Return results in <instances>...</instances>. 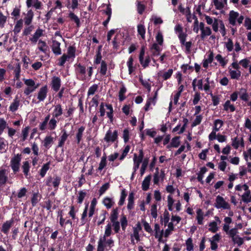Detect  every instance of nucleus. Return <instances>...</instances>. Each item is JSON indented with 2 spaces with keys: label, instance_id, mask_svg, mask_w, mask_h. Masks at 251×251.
Returning a JSON list of instances; mask_svg holds the SVG:
<instances>
[{
  "label": "nucleus",
  "instance_id": "1",
  "mask_svg": "<svg viewBox=\"0 0 251 251\" xmlns=\"http://www.w3.org/2000/svg\"><path fill=\"white\" fill-rule=\"evenodd\" d=\"M75 72L77 75V78L82 81L86 80V67L80 63L75 64Z\"/></svg>",
  "mask_w": 251,
  "mask_h": 251
},
{
  "label": "nucleus",
  "instance_id": "2",
  "mask_svg": "<svg viewBox=\"0 0 251 251\" xmlns=\"http://www.w3.org/2000/svg\"><path fill=\"white\" fill-rule=\"evenodd\" d=\"M22 160V155L18 153L11 158L10 161V166L14 173H17L19 171L20 162Z\"/></svg>",
  "mask_w": 251,
  "mask_h": 251
},
{
  "label": "nucleus",
  "instance_id": "3",
  "mask_svg": "<svg viewBox=\"0 0 251 251\" xmlns=\"http://www.w3.org/2000/svg\"><path fill=\"white\" fill-rule=\"evenodd\" d=\"M215 207L217 209L223 208L224 209H230V206L229 203L226 202L224 199L218 195L216 199V202L215 203Z\"/></svg>",
  "mask_w": 251,
  "mask_h": 251
},
{
  "label": "nucleus",
  "instance_id": "4",
  "mask_svg": "<svg viewBox=\"0 0 251 251\" xmlns=\"http://www.w3.org/2000/svg\"><path fill=\"white\" fill-rule=\"evenodd\" d=\"M118 138V132L117 130H115L113 132L109 129L106 133L104 140L107 143H114L117 140Z\"/></svg>",
  "mask_w": 251,
  "mask_h": 251
},
{
  "label": "nucleus",
  "instance_id": "5",
  "mask_svg": "<svg viewBox=\"0 0 251 251\" xmlns=\"http://www.w3.org/2000/svg\"><path fill=\"white\" fill-rule=\"evenodd\" d=\"M51 89L55 92H58L60 88L61 80L59 77L54 76L52 78L51 82Z\"/></svg>",
  "mask_w": 251,
  "mask_h": 251
},
{
  "label": "nucleus",
  "instance_id": "6",
  "mask_svg": "<svg viewBox=\"0 0 251 251\" xmlns=\"http://www.w3.org/2000/svg\"><path fill=\"white\" fill-rule=\"evenodd\" d=\"M48 92V88L47 85L42 87L37 95V99L39 101H43L46 98Z\"/></svg>",
  "mask_w": 251,
  "mask_h": 251
},
{
  "label": "nucleus",
  "instance_id": "7",
  "mask_svg": "<svg viewBox=\"0 0 251 251\" xmlns=\"http://www.w3.org/2000/svg\"><path fill=\"white\" fill-rule=\"evenodd\" d=\"M13 223L14 221L12 219L10 220L6 221L2 226L1 231L5 234H7L8 233L10 228L12 226Z\"/></svg>",
  "mask_w": 251,
  "mask_h": 251
},
{
  "label": "nucleus",
  "instance_id": "8",
  "mask_svg": "<svg viewBox=\"0 0 251 251\" xmlns=\"http://www.w3.org/2000/svg\"><path fill=\"white\" fill-rule=\"evenodd\" d=\"M239 13L237 12H235L233 10L230 11L229 14L228 21L230 25L234 26L236 25V20L239 17Z\"/></svg>",
  "mask_w": 251,
  "mask_h": 251
},
{
  "label": "nucleus",
  "instance_id": "9",
  "mask_svg": "<svg viewBox=\"0 0 251 251\" xmlns=\"http://www.w3.org/2000/svg\"><path fill=\"white\" fill-rule=\"evenodd\" d=\"M26 3L28 8L33 6L36 9H40L42 6V2L39 0H26Z\"/></svg>",
  "mask_w": 251,
  "mask_h": 251
},
{
  "label": "nucleus",
  "instance_id": "10",
  "mask_svg": "<svg viewBox=\"0 0 251 251\" xmlns=\"http://www.w3.org/2000/svg\"><path fill=\"white\" fill-rule=\"evenodd\" d=\"M53 52L56 55L61 54L60 49V43L56 40H52V44L51 46Z\"/></svg>",
  "mask_w": 251,
  "mask_h": 251
},
{
  "label": "nucleus",
  "instance_id": "11",
  "mask_svg": "<svg viewBox=\"0 0 251 251\" xmlns=\"http://www.w3.org/2000/svg\"><path fill=\"white\" fill-rule=\"evenodd\" d=\"M7 171L5 169L0 170V186L5 185L8 181Z\"/></svg>",
  "mask_w": 251,
  "mask_h": 251
},
{
  "label": "nucleus",
  "instance_id": "12",
  "mask_svg": "<svg viewBox=\"0 0 251 251\" xmlns=\"http://www.w3.org/2000/svg\"><path fill=\"white\" fill-rule=\"evenodd\" d=\"M44 30L42 29L38 28L34 33L32 38H30V40L32 43H36L38 39L43 36Z\"/></svg>",
  "mask_w": 251,
  "mask_h": 251
},
{
  "label": "nucleus",
  "instance_id": "13",
  "mask_svg": "<svg viewBox=\"0 0 251 251\" xmlns=\"http://www.w3.org/2000/svg\"><path fill=\"white\" fill-rule=\"evenodd\" d=\"M180 138V137L179 136H175V137L173 138L171 143L167 146V148L170 149L172 147L177 148L180 144L179 140Z\"/></svg>",
  "mask_w": 251,
  "mask_h": 251
},
{
  "label": "nucleus",
  "instance_id": "14",
  "mask_svg": "<svg viewBox=\"0 0 251 251\" xmlns=\"http://www.w3.org/2000/svg\"><path fill=\"white\" fill-rule=\"evenodd\" d=\"M68 17L70 18L71 21L74 22L77 28H79L80 26V21L79 18L76 16L74 13L71 12L68 15Z\"/></svg>",
  "mask_w": 251,
  "mask_h": 251
},
{
  "label": "nucleus",
  "instance_id": "15",
  "mask_svg": "<svg viewBox=\"0 0 251 251\" xmlns=\"http://www.w3.org/2000/svg\"><path fill=\"white\" fill-rule=\"evenodd\" d=\"M151 178V175H148L144 178L142 183V189L143 191H146L149 189Z\"/></svg>",
  "mask_w": 251,
  "mask_h": 251
},
{
  "label": "nucleus",
  "instance_id": "16",
  "mask_svg": "<svg viewBox=\"0 0 251 251\" xmlns=\"http://www.w3.org/2000/svg\"><path fill=\"white\" fill-rule=\"evenodd\" d=\"M134 205V193L131 192L129 193L128 197V203L127 208L128 210H132Z\"/></svg>",
  "mask_w": 251,
  "mask_h": 251
},
{
  "label": "nucleus",
  "instance_id": "17",
  "mask_svg": "<svg viewBox=\"0 0 251 251\" xmlns=\"http://www.w3.org/2000/svg\"><path fill=\"white\" fill-rule=\"evenodd\" d=\"M63 114V109L62 108L61 105L58 104L54 106V109L52 113V116L54 118H57L58 117L62 115Z\"/></svg>",
  "mask_w": 251,
  "mask_h": 251
},
{
  "label": "nucleus",
  "instance_id": "18",
  "mask_svg": "<svg viewBox=\"0 0 251 251\" xmlns=\"http://www.w3.org/2000/svg\"><path fill=\"white\" fill-rule=\"evenodd\" d=\"M102 203L107 209H109L114 205L115 202L112 198L106 197L103 199Z\"/></svg>",
  "mask_w": 251,
  "mask_h": 251
},
{
  "label": "nucleus",
  "instance_id": "19",
  "mask_svg": "<svg viewBox=\"0 0 251 251\" xmlns=\"http://www.w3.org/2000/svg\"><path fill=\"white\" fill-rule=\"evenodd\" d=\"M142 230V226L140 223H138L136 225V227H133V236L135 238V239L137 241H139L140 240V236H139V231Z\"/></svg>",
  "mask_w": 251,
  "mask_h": 251
},
{
  "label": "nucleus",
  "instance_id": "20",
  "mask_svg": "<svg viewBox=\"0 0 251 251\" xmlns=\"http://www.w3.org/2000/svg\"><path fill=\"white\" fill-rule=\"evenodd\" d=\"M173 73V69H170L167 72H164L163 74H162V73L160 72L157 74V75L159 77H162L163 80H166L171 77Z\"/></svg>",
  "mask_w": 251,
  "mask_h": 251
},
{
  "label": "nucleus",
  "instance_id": "21",
  "mask_svg": "<svg viewBox=\"0 0 251 251\" xmlns=\"http://www.w3.org/2000/svg\"><path fill=\"white\" fill-rule=\"evenodd\" d=\"M50 162L49 161L42 166L41 169L39 172V174L42 177H44L45 176L47 171L50 169Z\"/></svg>",
  "mask_w": 251,
  "mask_h": 251
},
{
  "label": "nucleus",
  "instance_id": "22",
  "mask_svg": "<svg viewBox=\"0 0 251 251\" xmlns=\"http://www.w3.org/2000/svg\"><path fill=\"white\" fill-rule=\"evenodd\" d=\"M30 164L28 161H25L23 162V165L22 166V168L23 170V172L25 177H27V176L29 175V172L30 170Z\"/></svg>",
  "mask_w": 251,
  "mask_h": 251
},
{
  "label": "nucleus",
  "instance_id": "23",
  "mask_svg": "<svg viewBox=\"0 0 251 251\" xmlns=\"http://www.w3.org/2000/svg\"><path fill=\"white\" fill-rule=\"evenodd\" d=\"M20 105V100L18 99L17 96L14 100L13 102L11 103L9 106V110L13 112H15L18 109Z\"/></svg>",
  "mask_w": 251,
  "mask_h": 251
},
{
  "label": "nucleus",
  "instance_id": "24",
  "mask_svg": "<svg viewBox=\"0 0 251 251\" xmlns=\"http://www.w3.org/2000/svg\"><path fill=\"white\" fill-rule=\"evenodd\" d=\"M23 26V21L22 19H20L17 21L16 25H15L13 32L15 35H17L20 31Z\"/></svg>",
  "mask_w": 251,
  "mask_h": 251
},
{
  "label": "nucleus",
  "instance_id": "25",
  "mask_svg": "<svg viewBox=\"0 0 251 251\" xmlns=\"http://www.w3.org/2000/svg\"><path fill=\"white\" fill-rule=\"evenodd\" d=\"M62 132H63V134L61 136L57 146L58 147H62L64 145L65 142L68 137V134L67 133L65 130L64 129L62 130Z\"/></svg>",
  "mask_w": 251,
  "mask_h": 251
},
{
  "label": "nucleus",
  "instance_id": "26",
  "mask_svg": "<svg viewBox=\"0 0 251 251\" xmlns=\"http://www.w3.org/2000/svg\"><path fill=\"white\" fill-rule=\"evenodd\" d=\"M159 230H160V226H159V224H155V225H154V231H155V235H154L155 237L156 238H158V241L159 242H162L164 243V241L162 240V236H163V235L164 230L162 229L161 231L160 235L159 236H158V232H159Z\"/></svg>",
  "mask_w": 251,
  "mask_h": 251
},
{
  "label": "nucleus",
  "instance_id": "27",
  "mask_svg": "<svg viewBox=\"0 0 251 251\" xmlns=\"http://www.w3.org/2000/svg\"><path fill=\"white\" fill-rule=\"evenodd\" d=\"M40 44L41 45L38 47L39 50L44 53H46L49 50V47L47 45V43L42 40H39L38 45H39Z\"/></svg>",
  "mask_w": 251,
  "mask_h": 251
},
{
  "label": "nucleus",
  "instance_id": "28",
  "mask_svg": "<svg viewBox=\"0 0 251 251\" xmlns=\"http://www.w3.org/2000/svg\"><path fill=\"white\" fill-rule=\"evenodd\" d=\"M9 68L11 69L14 70V72L15 73V78L16 79H19L20 76V73H21V64L20 63H16L15 65V67L14 68L12 67L10 68L9 66Z\"/></svg>",
  "mask_w": 251,
  "mask_h": 251
},
{
  "label": "nucleus",
  "instance_id": "29",
  "mask_svg": "<svg viewBox=\"0 0 251 251\" xmlns=\"http://www.w3.org/2000/svg\"><path fill=\"white\" fill-rule=\"evenodd\" d=\"M137 32L140 35L142 39H145L146 28L143 24H139L137 25Z\"/></svg>",
  "mask_w": 251,
  "mask_h": 251
},
{
  "label": "nucleus",
  "instance_id": "30",
  "mask_svg": "<svg viewBox=\"0 0 251 251\" xmlns=\"http://www.w3.org/2000/svg\"><path fill=\"white\" fill-rule=\"evenodd\" d=\"M207 171V169L205 167H203L201 168L200 172L198 174L197 179L199 182L203 184L204 183L202 180L203 175Z\"/></svg>",
  "mask_w": 251,
  "mask_h": 251
},
{
  "label": "nucleus",
  "instance_id": "31",
  "mask_svg": "<svg viewBox=\"0 0 251 251\" xmlns=\"http://www.w3.org/2000/svg\"><path fill=\"white\" fill-rule=\"evenodd\" d=\"M119 222L120 223L122 230L125 231L128 225V221L126 215L122 214L120 218V222Z\"/></svg>",
  "mask_w": 251,
  "mask_h": 251
},
{
  "label": "nucleus",
  "instance_id": "32",
  "mask_svg": "<svg viewBox=\"0 0 251 251\" xmlns=\"http://www.w3.org/2000/svg\"><path fill=\"white\" fill-rule=\"evenodd\" d=\"M214 126L213 127L212 131L216 133L218 131L220 128L223 126L224 122L222 120L220 119L215 120L214 123Z\"/></svg>",
  "mask_w": 251,
  "mask_h": 251
},
{
  "label": "nucleus",
  "instance_id": "33",
  "mask_svg": "<svg viewBox=\"0 0 251 251\" xmlns=\"http://www.w3.org/2000/svg\"><path fill=\"white\" fill-rule=\"evenodd\" d=\"M85 127L83 126H81L77 130V132L76 134V139L77 144H79L80 141L82 140L83 133L85 130Z\"/></svg>",
  "mask_w": 251,
  "mask_h": 251
},
{
  "label": "nucleus",
  "instance_id": "34",
  "mask_svg": "<svg viewBox=\"0 0 251 251\" xmlns=\"http://www.w3.org/2000/svg\"><path fill=\"white\" fill-rule=\"evenodd\" d=\"M53 143V137L51 136H47L44 140V146L49 149Z\"/></svg>",
  "mask_w": 251,
  "mask_h": 251
},
{
  "label": "nucleus",
  "instance_id": "35",
  "mask_svg": "<svg viewBox=\"0 0 251 251\" xmlns=\"http://www.w3.org/2000/svg\"><path fill=\"white\" fill-rule=\"evenodd\" d=\"M119 215V208L116 207L112 209L110 216V220L111 222H113L115 220V221H118Z\"/></svg>",
  "mask_w": 251,
  "mask_h": 251
},
{
  "label": "nucleus",
  "instance_id": "36",
  "mask_svg": "<svg viewBox=\"0 0 251 251\" xmlns=\"http://www.w3.org/2000/svg\"><path fill=\"white\" fill-rule=\"evenodd\" d=\"M136 4L138 13L139 14L142 15L145 10L146 5L144 4H143L141 1L138 0H136Z\"/></svg>",
  "mask_w": 251,
  "mask_h": 251
},
{
  "label": "nucleus",
  "instance_id": "37",
  "mask_svg": "<svg viewBox=\"0 0 251 251\" xmlns=\"http://www.w3.org/2000/svg\"><path fill=\"white\" fill-rule=\"evenodd\" d=\"M41 199V195L37 193H34L31 199V202L33 207L36 206L37 203Z\"/></svg>",
  "mask_w": 251,
  "mask_h": 251
},
{
  "label": "nucleus",
  "instance_id": "38",
  "mask_svg": "<svg viewBox=\"0 0 251 251\" xmlns=\"http://www.w3.org/2000/svg\"><path fill=\"white\" fill-rule=\"evenodd\" d=\"M30 129V127L29 126H27L24 128L22 130L21 137V141L24 142L27 139V137L28 135V132Z\"/></svg>",
  "mask_w": 251,
  "mask_h": 251
},
{
  "label": "nucleus",
  "instance_id": "39",
  "mask_svg": "<svg viewBox=\"0 0 251 251\" xmlns=\"http://www.w3.org/2000/svg\"><path fill=\"white\" fill-rule=\"evenodd\" d=\"M112 227H111V224L108 223L105 226V229L104 231V235L102 239L104 240H106V237H109L112 234Z\"/></svg>",
  "mask_w": 251,
  "mask_h": 251
},
{
  "label": "nucleus",
  "instance_id": "40",
  "mask_svg": "<svg viewBox=\"0 0 251 251\" xmlns=\"http://www.w3.org/2000/svg\"><path fill=\"white\" fill-rule=\"evenodd\" d=\"M126 92V88L124 85H122L119 92V100L120 101H123L126 99V97L125 94Z\"/></svg>",
  "mask_w": 251,
  "mask_h": 251
},
{
  "label": "nucleus",
  "instance_id": "41",
  "mask_svg": "<svg viewBox=\"0 0 251 251\" xmlns=\"http://www.w3.org/2000/svg\"><path fill=\"white\" fill-rule=\"evenodd\" d=\"M229 74L231 79H238L241 76V72L239 70H232L229 69Z\"/></svg>",
  "mask_w": 251,
  "mask_h": 251
},
{
  "label": "nucleus",
  "instance_id": "42",
  "mask_svg": "<svg viewBox=\"0 0 251 251\" xmlns=\"http://www.w3.org/2000/svg\"><path fill=\"white\" fill-rule=\"evenodd\" d=\"M127 195V194L126 189H123L121 191L120 199L118 202L119 205L122 206L124 204Z\"/></svg>",
  "mask_w": 251,
  "mask_h": 251
},
{
  "label": "nucleus",
  "instance_id": "43",
  "mask_svg": "<svg viewBox=\"0 0 251 251\" xmlns=\"http://www.w3.org/2000/svg\"><path fill=\"white\" fill-rule=\"evenodd\" d=\"M97 202V201L96 199L93 198L91 203L90 210L88 214L89 217H91L94 215Z\"/></svg>",
  "mask_w": 251,
  "mask_h": 251
},
{
  "label": "nucleus",
  "instance_id": "44",
  "mask_svg": "<svg viewBox=\"0 0 251 251\" xmlns=\"http://www.w3.org/2000/svg\"><path fill=\"white\" fill-rule=\"evenodd\" d=\"M197 219L199 225L203 224V213L201 208H199L197 210Z\"/></svg>",
  "mask_w": 251,
  "mask_h": 251
},
{
  "label": "nucleus",
  "instance_id": "45",
  "mask_svg": "<svg viewBox=\"0 0 251 251\" xmlns=\"http://www.w3.org/2000/svg\"><path fill=\"white\" fill-rule=\"evenodd\" d=\"M76 49L75 46H70L68 47L67 50L68 56L69 58H75V53Z\"/></svg>",
  "mask_w": 251,
  "mask_h": 251
},
{
  "label": "nucleus",
  "instance_id": "46",
  "mask_svg": "<svg viewBox=\"0 0 251 251\" xmlns=\"http://www.w3.org/2000/svg\"><path fill=\"white\" fill-rule=\"evenodd\" d=\"M155 40L158 44L160 46H162L164 42L163 36L162 32L160 31H158L155 36Z\"/></svg>",
  "mask_w": 251,
  "mask_h": 251
},
{
  "label": "nucleus",
  "instance_id": "47",
  "mask_svg": "<svg viewBox=\"0 0 251 251\" xmlns=\"http://www.w3.org/2000/svg\"><path fill=\"white\" fill-rule=\"evenodd\" d=\"M209 228L208 229L209 231L212 233H216L218 230V227L217 226V223L215 221H213L209 223L208 225Z\"/></svg>",
  "mask_w": 251,
  "mask_h": 251
},
{
  "label": "nucleus",
  "instance_id": "48",
  "mask_svg": "<svg viewBox=\"0 0 251 251\" xmlns=\"http://www.w3.org/2000/svg\"><path fill=\"white\" fill-rule=\"evenodd\" d=\"M111 227L113 226L114 232L115 233H119L120 231V223L118 221H115V220L111 222Z\"/></svg>",
  "mask_w": 251,
  "mask_h": 251
},
{
  "label": "nucleus",
  "instance_id": "49",
  "mask_svg": "<svg viewBox=\"0 0 251 251\" xmlns=\"http://www.w3.org/2000/svg\"><path fill=\"white\" fill-rule=\"evenodd\" d=\"M107 70V65L106 62L104 60L101 61L100 68V74L102 75H105Z\"/></svg>",
  "mask_w": 251,
  "mask_h": 251
},
{
  "label": "nucleus",
  "instance_id": "50",
  "mask_svg": "<svg viewBox=\"0 0 251 251\" xmlns=\"http://www.w3.org/2000/svg\"><path fill=\"white\" fill-rule=\"evenodd\" d=\"M186 246V250L187 251H193L194 245L193 243V240L191 238H189L185 242Z\"/></svg>",
  "mask_w": 251,
  "mask_h": 251
},
{
  "label": "nucleus",
  "instance_id": "51",
  "mask_svg": "<svg viewBox=\"0 0 251 251\" xmlns=\"http://www.w3.org/2000/svg\"><path fill=\"white\" fill-rule=\"evenodd\" d=\"M106 240H104L102 238H100L98 241V245L97 247V251H104L105 248L106 247L104 242Z\"/></svg>",
  "mask_w": 251,
  "mask_h": 251
},
{
  "label": "nucleus",
  "instance_id": "52",
  "mask_svg": "<svg viewBox=\"0 0 251 251\" xmlns=\"http://www.w3.org/2000/svg\"><path fill=\"white\" fill-rule=\"evenodd\" d=\"M212 31L210 28L208 26L205 27L204 30L201 33V37L203 40L206 36H209L211 34Z\"/></svg>",
  "mask_w": 251,
  "mask_h": 251
},
{
  "label": "nucleus",
  "instance_id": "53",
  "mask_svg": "<svg viewBox=\"0 0 251 251\" xmlns=\"http://www.w3.org/2000/svg\"><path fill=\"white\" fill-rule=\"evenodd\" d=\"M133 58L132 56H130L127 62V65L128 69L129 74H131L134 71L133 67Z\"/></svg>",
  "mask_w": 251,
  "mask_h": 251
},
{
  "label": "nucleus",
  "instance_id": "54",
  "mask_svg": "<svg viewBox=\"0 0 251 251\" xmlns=\"http://www.w3.org/2000/svg\"><path fill=\"white\" fill-rule=\"evenodd\" d=\"M69 215L72 218V220L74 221L76 220V221H78V219L76 217V211H75V206L74 205L71 206Z\"/></svg>",
  "mask_w": 251,
  "mask_h": 251
},
{
  "label": "nucleus",
  "instance_id": "55",
  "mask_svg": "<svg viewBox=\"0 0 251 251\" xmlns=\"http://www.w3.org/2000/svg\"><path fill=\"white\" fill-rule=\"evenodd\" d=\"M57 123L55 118H52L49 122V129L50 130L54 129L56 127Z\"/></svg>",
  "mask_w": 251,
  "mask_h": 251
},
{
  "label": "nucleus",
  "instance_id": "56",
  "mask_svg": "<svg viewBox=\"0 0 251 251\" xmlns=\"http://www.w3.org/2000/svg\"><path fill=\"white\" fill-rule=\"evenodd\" d=\"M110 184L107 182L102 185L99 190V194L100 196L103 195L110 188Z\"/></svg>",
  "mask_w": 251,
  "mask_h": 251
},
{
  "label": "nucleus",
  "instance_id": "57",
  "mask_svg": "<svg viewBox=\"0 0 251 251\" xmlns=\"http://www.w3.org/2000/svg\"><path fill=\"white\" fill-rule=\"evenodd\" d=\"M39 86V84H37L36 87H27L24 90V94L26 96H28L30 93L34 92Z\"/></svg>",
  "mask_w": 251,
  "mask_h": 251
},
{
  "label": "nucleus",
  "instance_id": "58",
  "mask_svg": "<svg viewBox=\"0 0 251 251\" xmlns=\"http://www.w3.org/2000/svg\"><path fill=\"white\" fill-rule=\"evenodd\" d=\"M148 159L147 158L145 159L143 161L140 169V174L141 176H142L145 174V171L148 165Z\"/></svg>",
  "mask_w": 251,
  "mask_h": 251
},
{
  "label": "nucleus",
  "instance_id": "59",
  "mask_svg": "<svg viewBox=\"0 0 251 251\" xmlns=\"http://www.w3.org/2000/svg\"><path fill=\"white\" fill-rule=\"evenodd\" d=\"M86 196V193L83 191H80L78 193V196L77 198V203L81 204Z\"/></svg>",
  "mask_w": 251,
  "mask_h": 251
},
{
  "label": "nucleus",
  "instance_id": "60",
  "mask_svg": "<svg viewBox=\"0 0 251 251\" xmlns=\"http://www.w3.org/2000/svg\"><path fill=\"white\" fill-rule=\"evenodd\" d=\"M101 47V46L99 47V51L97 52L96 56V58L94 61V63L96 64H99L100 63H101V60L102 56L101 54V52L100 50Z\"/></svg>",
  "mask_w": 251,
  "mask_h": 251
},
{
  "label": "nucleus",
  "instance_id": "61",
  "mask_svg": "<svg viewBox=\"0 0 251 251\" xmlns=\"http://www.w3.org/2000/svg\"><path fill=\"white\" fill-rule=\"evenodd\" d=\"M151 215L152 217L156 219L157 216V204L156 203L153 204L151 206Z\"/></svg>",
  "mask_w": 251,
  "mask_h": 251
},
{
  "label": "nucleus",
  "instance_id": "62",
  "mask_svg": "<svg viewBox=\"0 0 251 251\" xmlns=\"http://www.w3.org/2000/svg\"><path fill=\"white\" fill-rule=\"evenodd\" d=\"M68 59H69L68 55L66 54H64L59 59L58 65L60 66H63Z\"/></svg>",
  "mask_w": 251,
  "mask_h": 251
},
{
  "label": "nucleus",
  "instance_id": "63",
  "mask_svg": "<svg viewBox=\"0 0 251 251\" xmlns=\"http://www.w3.org/2000/svg\"><path fill=\"white\" fill-rule=\"evenodd\" d=\"M210 96L212 98V103L214 106H217L219 104L220 102V98L218 96L214 95L212 93H210Z\"/></svg>",
  "mask_w": 251,
  "mask_h": 251
},
{
  "label": "nucleus",
  "instance_id": "64",
  "mask_svg": "<svg viewBox=\"0 0 251 251\" xmlns=\"http://www.w3.org/2000/svg\"><path fill=\"white\" fill-rule=\"evenodd\" d=\"M98 86L97 84H93L90 87H89L88 91V95H93L95 94V92L97 90Z\"/></svg>",
  "mask_w": 251,
  "mask_h": 251
}]
</instances>
